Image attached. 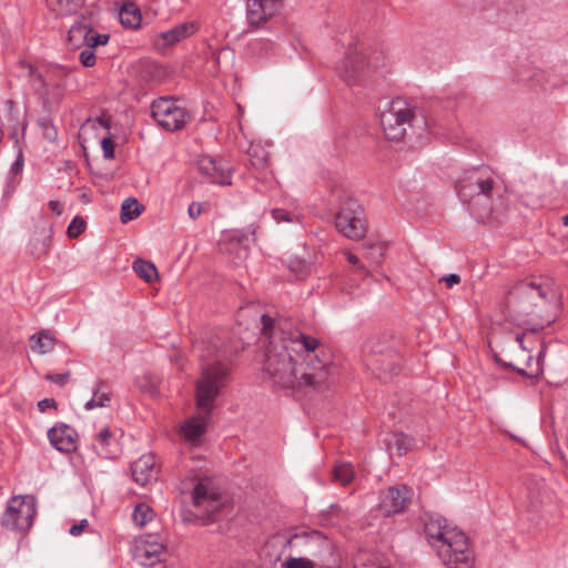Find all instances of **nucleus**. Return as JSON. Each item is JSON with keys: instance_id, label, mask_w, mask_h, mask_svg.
<instances>
[{"instance_id": "a878e982", "label": "nucleus", "mask_w": 568, "mask_h": 568, "mask_svg": "<svg viewBox=\"0 0 568 568\" xmlns=\"http://www.w3.org/2000/svg\"><path fill=\"white\" fill-rule=\"evenodd\" d=\"M192 499L195 507L203 506L211 514L216 511L219 508L216 500L213 498L212 494L209 493L207 487L202 483L195 485Z\"/></svg>"}, {"instance_id": "72a5a7b5", "label": "nucleus", "mask_w": 568, "mask_h": 568, "mask_svg": "<svg viewBox=\"0 0 568 568\" xmlns=\"http://www.w3.org/2000/svg\"><path fill=\"white\" fill-rule=\"evenodd\" d=\"M144 210V206L134 197H128L121 205V221L126 223L138 217Z\"/></svg>"}, {"instance_id": "9d476101", "label": "nucleus", "mask_w": 568, "mask_h": 568, "mask_svg": "<svg viewBox=\"0 0 568 568\" xmlns=\"http://www.w3.org/2000/svg\"><path fill=\"white\" fill-rule=\"evenodd\" d=\"M291 547L298 548L316 558L321 565L326 561V556L333 551V544L318 530H304L296 532L287 540Z\"/></svg>"}, {"instance_id": "f704fd0d", "label": "nucleus", "mask_w": 568, "mask_h": 568, "mask_svg": "<svg viewBox=\"0 0 568 568\" xmlns=\"http://www.w3.org/2000/svg\"><path fill=\"white\" fill-rule=\"evenodd\" d=\"M133 270L142 280L148 283H152L158 277L155 265L144 260H136L133 263Z\"/></svg>"}, {"instance_id": "39448f33", "label": "nucleus", "mask_w": 568, "mask_h": 568, "mask_svg": "<svg viewBox=\"0 0 568 568\" xmlns=\"http://www.w3.org/2000/svg\"><path fill=\"white\" fill-rule=\"evenodd\" d=\"M416 121L415 108L400 98L388 102L381 113V125L385 136L390 141L404 140L407 130Z\"/></svg>"}, {"instance_id": "f03ea898", "label": "nucleus", "mask_w": 568, "mask_h": 568, "mask_svg": "<svg viewBox=\"0 0 568 568\" xmlns=\"http://www.w3.org/2000/svg\"><path fill=\"white\" fill-rule=\"evenodd\" d=\"M193 352L201 361H207L196 381V405L201 414L189 418L181 432L185 440L196 446L206 432L215 399L227 385L231 375V353L215 334H205L196 339L193 343Z\"/></svg>"}, {"instance_id": "6e6552de", "label": "nucleus", "mask_w": 568, "mask_h": 568, "mask_svg": "<svg viewBox=\"0 0 568 568\" xmlns=\"http://www.w3.org/2000/svg\"><path fill=\"white\" fill-rule=\"evenodd\" d=\"M336 230L345 237L361 240L366 234L364 210L354 199H347L335 216Z\"/></svg>"}, {"instance_id": "7c9ffc66", "label": "nucleus", "mask_w": 568, "mask_h": 568, "mask_svg": "<svg viewBox=\"0 0 568 568\" xmlns=\"http://www.w3.org/2000/svg\"><path fill=\"white\" fill-rule=\"evenodd\" d=\"M120 22L122 26L135 29L141 23V12L133 4H125L119 12Z\"/></svg>"}, {"instance_id": "6ab92c4d", "label": "nucleus", "mask_w": 568, "mask_h": 568, "mask_svg": "<svg viewBox=\"0 0 568 568\" xmlns=\"http://www.w3.org/2000/svg\"><path fill=\"white\" fill-rule=\"evenodd\" d=\"M71 69L63 65H49L45 68L47 83L49 89V100H61L62 91Z\"/></svg>"}, {"instance_id": "0eeeda50", "label": "nucleus", "mask_w": 568, "mask_h": 568, "mask_svg": "<svg viewBox=\"0 0 568 568\" xmlns=\"http://www.w3.org/2000/svg\"><path fill=\"white\" fill-rule=\"evenodd\" d=\"M37 515L36 500L31 496L12 497L1 516V525L12 531L26 534L33 525Z\"/></svg>"}, {"instance_id": "052dcab7", "label": "nucleus", "mask_w": 568, "mask_h": 568, "mask_svg": "<svg viewBox=\"0 0 568 568\" xmlns=\"http://www.w3.org/2000/svg\"><path fill=\"white\" fill-rule=\"evenodd\" d=\"M6 105L8 108V111L11 112L14 109V101L13 100H7Z\"/></svg>"}, {"instance_id": "7ed1b4c3", "label": "nucleus", "mask_w": 568, "mask_h": 568, "mask_svg": "<svg viewBox=\"0 0 568 568\" xmlns=\"http://www.w3.org/2000/svg\"><path fill=\"white\" fill-rule=\"evenodd\" d=\"M550 293V286L539 278L519 281L506 298L508 315L518 325L529 326L532 317L548 303Z\"/></svg>"}, {"instance_id": "b1692460", "label": "nucleus", "mask_w": 568, "mask_h": 568, "mask_svg": "<svg viewBox=\"0 0 568 568\" xmlns=\"http://www.w3.org/2000/svg\"><path fill=\"white\" fill-rule=\"evenodd\" d=\"M199 30V26L194 21L182 22L172 29L162 32L161 37L168 44H174L183 39L193 36Z\"/></svg>"}, {"instance_id": "dca6fc26", "label": "nucleus", "mask_w": 568, "mask_h": 568, "mask_svg": "<svg viewBox=\"0 0 568 568\" xmlns=\"http://www.w3.org/2000/svg\"><path fill=\"white\" fill-rule=\"evenodd\" d=\"M50 444L59 452L71 453L77 449L78 434L67 424H59L48 430Z\"/></svg>"}, {"instance_id": "c85d7f7f", "label": "nucleus", "mask_w": 568, "mask_h": 568, "mask_svg": "<svg viewBox=\"0 0 568 568\" xmlns=\"http://www.w3.org/2000/svg\"><path fill=\"white\" fill-rule=\"evenodd\" d=\"M247 154L252 168L265 170L268 166L270 152L265 146L258 143H252L247 150Z\"/></svg>"}, {"instance_id": "5fc2aeb1", "label": "nucleus", "mask_w": 568, "mask_h": 568, "mask_svg": "<svg viewBox=\"0 0 568 568\" xmlns=\"http://www.w3.org/2000/svg\"><path fill=\"white\" fill-rule=\"evenodd\" d=\"M55 400L53 398H44L38 403L40 412H45L49 407H55Z\"/></svg>"}, {"instance_id": "c9c22d12", "label": "nucleus", "mask_w": 568, "mask_h": 568, "mask_svg": "<svg viewBox=\"0 0 568 568\" xmlns=\"http://www.w3.org/2000/svg\"><path fill=\"white\" fill-rule=\"evenodd\" d=\"M153 516V509L144 503L138 504L132 514L133 521L140 527L151 521Z\"/></svg>"}, {"instance_id": "e433bc0d", "label": "nucleus", "mask_w": 568, "mask_h": 568, "mask_svg": "<svg viewBox=\"0 0 568 568\" xmlns=\"http://www.w3.org/2000/svg\"><path fill=\"white\" fill-rule=\"evenodd\" d=\"M334 479L341 485H348L354 478V470L349 463H341L334 467Z\"/></svg>"}, {"instance_id": "c03bdc74", "label": "nucleus", "mask_w": 568, "mask_h": 568, "mask_svg": "<svg viewBox=\"0 0 568 568\" xmlns=\"http://www.w3.org/2000/svg\"><path fill=\"white\" fill-rule=\"evenodd\" d=\"M85 230V222L81 216H74L68 226V235L71 239L78 237Z\"/></svg>"}, {"instance_id": "79ce46f5", "label": "nucleus", "mask_w": 568, "mask_h": 568, "mask_svg": "<svg viewBox=\"0 0 568 568\" xmlns=\"http://www.w3.org/2000/svg\"><path fill=\"white\" fill-rule=\"evenodd\" d=\"M316 564L304 557H290L283 562V568H315Z\"/></svg>"}, {"instance_id": "cd10ccee", "label": "nucleus", "mask_w": 568, "mask_h": 568, "mask_svg": "<svg viewBox=\"0 0 568 568\" xmlns=\"http://www.w3.org/2000/svg\"><path fill=\"white\" fill-rule=\"evenodd\" d=\"M212 183L221 184V185H231L232 184V169L230 164L220 159L216 161L213 170H211L210 174L206 176Z\"/></svg>"}, {"instance_id": "3c124183", "label": "nucleus", "mask_w": 568, "mask_h": 568, "mask_svg": "<svg viewBox=\"0 0 568 568\" xmlns=\"http://www.w3.org/2000/svg\"><path fill=\"white\" fill-rule=\"evenodd\" d=\"M203 212L202 203L192 202L189 205L187 214L192 220H196Z\"/></svg>"}, {"instance_id": "ea45409f", "label": "nucleus", "mask_w": 568, "mask_h": 568, "mask_svg": "<svg viewBox=\"0 0 568 568\" xmlns=\"http://www.w3.org/2000/svg\"><path fill=\"white\" fill-rule=\"evenodd\" d=\"M395 354H393V357H388V356H379V365L384 368V369H372L373 372L377 373L378 374V377L382 378V375H386L388 374L389 376H393L396 371V363H395Z\"/></svg>"}, {"instance_id": "393cba45", "label": "nucleus", "mask_w": 568, "mask_h": 568, "mask_svg": "<svg viewBox=\"0 0 568 568\" xmlns=\"http://www.w3.org/2000/svg\"><path fill=\"white\" fill-rule=\"evenodd\" d=\"M29 341L31 349L39 355L51 352L57 343L55 338L47 329L31 335Z\"/></svg>"}, {"instance_id": "4c0bfd02", "label": "nucleus", "mask_w": 568, "mask_h": 568, "mask_svg": "<svg viewBox=\"0 0 568 568\" xmlns=\"http://www.w3.org/2000/svg\"><path fill=\"white\" fill-rule=\"evenodd\" d=\"M365 255L369 258L374 264H379L386 252V246L383 243H366L364 245Z\"/></svg>"}, {"instance_id": "bf43d9fd", "label": "nucleus", "mask_w": 568, "mask_h": 568, "mask_svg": "<svg viewBox=\"0 0 568 568\" xmlns=\"http://www.w3.org/2000/svg\"><path fill=\"white\" fill-rule=\"evenodd\" d=\"M347 261L352 264V265H357L359 264V258L352 254V253H347Z\"/></svg>"}, {"instance_id": "ddd939ff", "label": "nucleus", "mask_w": 568, "mask_h": 568, "mask_svg": "<svg viewBox=\"0 0 568 568\" xmlns=\"http://www.w3.org/2000/svg\"><path fill=\"white\" fill-rule=\"evenodd\" d=\"M366 348L369 352L366 359L367 366L371 369H384L379 365V356L393 357V354H395V339L389 334H383L369 339Z\"/></svg>"}, {"instance_id": "c756f323", "label": "nucleus", "mask_w": 568, "mask_h": 568, "mask_svg": "<svg viewBox=\"0 0 568 568\" xmlns=\"http://www.w3.org/2000/svg\"><path fill=\"white\" fill-rule=\"evenodd\" d=\"M110 402L111 393L108 390L105 383L101 381L93 390L92 398L85 403L84 408L91 410L98 407H106Z\"/></svg>"}, {"instance_id": "423d86ee", "label": "nucleus", "mask_w": 568, "mask_h": 568, "mask_svg": "<svg viewBox=\"0 0 568 568\" xmlns=\"http://www.w3.org/2000/svg\"><path fill=\"white\" fill-rule=\"evenodd\" d=\"M438 558L448 568H471L474 552L467 536L459 529L434 548Z\"/></svg>"}, {"instance_id": "412c9836", "label": "nucleus", "mask_w": 568, "mask_h": 568, "mask_svg": "<svg viewBox=\"0 0 568 568\" xmlns=\"http://www.w3.org/2000/svg\"><path fill=\"white\" fill-rule=\"evenodd\" d=\"M20 68L23 72V77L28 79V82L36 94H38L43 102L49 101V89L47 83L45 71L40 72L36 67L28 62H20Z\"/></svg>"}, {"instance_id": "49530a36", "label": "nucleus", "mask_w": 568, "mask_h": 568, "mask_svg": "<svg viewBox=\"0 0 568 568\" xmlns=\"http://www.w3.org/2000/svg\"><path fill=\"white\" fill-rule=\"evenodd\" d=\"M40 124L43 129L44 138L50 142L55 141L58 138V133H57L55 128L52 125L51 121L43 119V120H41Z\"/></svg>"}, {"instance_id": "bb28decb", "label": "nucleus", "mask_w": 568, "mask_h": 568, "mask_svg": "<svg viewBox=\"0 0 568 568\" xmlns=\"http://www.w3.org/2000/svg\"><path fill=\"white\" fill-rule=\"evenodd\" d=\"M48 8L57 16L64 17L77 13L85 0H45Z\"/></svg>"}, {"instance_id": "9b49d317", "label": "nucleus", "mask_w": 568, "mask_h": 568, "mask_svg": "<svg viewBox=\"0 0 568 568\" xmlns=\"http://www.w3.org/2000/svg\"><path fill=\"white\" fill-rule=\"evenodd\" d=\"M69 41L78 48L85 44L104 45L110 37L105 33L95 32L84 19L77 21L69 30Z\"/></svg>"}, {"instance_id": "f8f14e48", "label": "nucleus", "mask_w": 568, "mask_h": 568, "mask_svg": "<svg viewBox=\"0 0 568 568\" xmlns=\"http://www.w3.org/2000/svg\"><path fill=\"white\" fill-rule=\"evenodd\" d=\"M422 520L424 523L425 536L433 548L457 530L456 527L448 525L447 520L437 514L426 513Z\"/></svg>"}, {"instance_id": "09e8293b", "label": "nucleus", "mask_w": 568, "mask_h": 568, "mask_svg": "<svg viewBox=\"0 0 568 568\" xmlns=\"http://www.w3.org/2000/svg\"><path fill=\"white\" fill-rule=\"evenodd\" d=\"M101 148L105 159L111 160L114 158V142L110 138L101 140Z\"/></svg>"}, {"instance_id": "4d7b16f0", "label": "nucleus", "mask_w": 568, "mask_h": 568, "mask_svg": "<svg viewBox=\"0 0 568 568\" xmlns=\"http://www.w3.org/2000/svg\"><path fill=\"white\" fill-rule=\"evenodd\" d=\"M23 166V160H22V156L20 155L14 162L13 164L11 165V172H19Z\"/></svg>"}, {"instance_id": "f257e3e1", "label": "nucleus", "mask_w": 568, "mask_h": 568, "mask_svg": "<svg viewBox=\"0 0 568 568\" xmlns=\"http://www.w3.org/2000/svg\"><path fill=\"white\" fill-rule=\"evenodd\" d=\"M261 322L263 333L270 338L264 371L274 386L305 394L329 387L335 368L315 337L293 327L288 321L276 324L270 316L262 315Z\"/></svg>"}, {"instance_id": "1a4fd4ad", "label": "nucleus", "mask_w": 568, "mask_h": 568, "mask_svg": "<svg viewBox=\"0 0 568 568\" xmlns=\"http://www.w3.org/2000/svg\"><path fill=\"white\" fill-rule=\"evenodd\" d=\"M151 115L158 124L170 132L179 131L191 120L186 109L166 97L159 98L151 105Z\"/></svg>"}, {"instance_id": "a18cd8bd", "label": "nucleus", "mask_w": 568, "mask_h": 568, "mask_svg": "<svg viewBox=\"0 0 568 568\" xmlns=\"http://www.w3.org/2000/svg\"><path fill=\"white\" fill-rule=\"evenodd\" d=\"M216 159L210 156V155H202L197 160V168L199 171L204 175L207 176L210 174L211 170H213V166L216 163Z\"/></svg>"}, {"instance_id": "473e14b6", "label": "nucleus", "mask_w": 568, "mask_h": 568, "mask_svg": "<svg viewBox=\"0 0 568 568\" xmlns=\"http://www.w3.org/2000/svg\"><path fill=\"white\" fill-rule=\"evenodd\" d=\"M258 225L250 224L248 226L240 230H233L230 235V240L237 244L246 247L251 242L256 240V231Z\"/></svg>"}, {"instance_id": "20e7f679", "label": "nucleus", "mask_w": 568, "mask_h": 568, "mask_svg": "<svg viewBox=\"0 0 568 568\" xmlns=\"http://www.w3.org/2000/svg\"><path fill=\"white\" fill-rule=\"evenodd\" d=\"M494 186V173L487 166L464 170L456 180V192L464 203L477 202L480 197L490 199Z\"/></svg>"}, {"instance_id": "13d9d810", "label": "nucleus", "mask_w": 568, "mask_h": 568, "mask_svg": "<svg viewBox=\"0 0 568 568\" xmlns=\"http://www.w3.org/2000/svg\"><path fill=\"white\" fill-rule=\"evenodd\" d=\"M544 327H545V324H544V322H541V323H536L530 327H527V331H529L531 333H537L540 329H542Z\"/></svg>"}, {"instance_id": "8fccbe9b", "label": "nucleus", "mask_w": 568, "mask_h": 568, "mask_svg": "<svg viewBox=\"0 0 568 568\" xmlns=\"http://www.w3.org/2000/svg\"><path fill=\"white\" fill-rule=\"evenodd\" d=\"M70 372L63 374H47L45 379L59 384L61 386L65 385L69 381Z\"/></svg>"}, {"instance_id": "4be33fe9", "label": "nucleus", "mask_w": 568, "mask_h": 568, "mask_svg": "<svg viewBox=\"0 0 568 568\" xmlns=\"http://www.w3.org/2000/svg\"><path fill=\"white\" fill-rule=\"evenodd\" d=\"M518 343L509 345L500 354H495V361L501 367L517 372L519 375L526 376L528 368L524 364L521 354L516 353Z\"/></svg>"}, {"instance_id": "864d4df0", "label": "nucleus", "mask_w": 568, "mask_h": 568, "mask_svg": "<svg viewBox=\"0 0 568 568\" xmlns=\"http://www.w3.org/2000/svg\"><path fill=\"white\" fill-rule=\"evenodd\" d=\"M447 287H453L454 285L460 283V276L458 274H448L442 278Z\"/></svg>"}, {"instance_id": "a19ab883", "label": "nucleus", "mask_w": 568, "mask_h": 568, "mask_svg": "<svg viewBox=\"0 0 568 568\" xmlns=\"http://www.w3.org/2000/svg\"><path fill=\"white\" fill-rule=\"evenodd\" d=\"M83 49L81 50L79 54V60L83 67L90 68L95 64V53L94 49L98 45H93L91 43L82 45Z\"/></svg>"}, {"instance_id": "aec40b11", "label": "nucleus", "mask_w": 568, "mask_h": 568, "mask_svg": "<svg viewBox=\"0 0 568 568\" xmlns=\"http://www.w3.org/2000/svg\"><path fill=\"white\" fill-rule=\"evenodd\" d=\"M163 549L161 544L141 540L133 549V559L141 566L152 567L161 561Z\"/></svg>"}, {"instance_id": "5701e85b", "label": "nucleus", "mask_w": 568, "mask_h": 568, "mask_svg": "<svg viewBox=\"0 0 568 568\" xmlns=\"http://www.w3.org/2000/svg\"><path fill=\"white\" fill-rule=\"evenodd\" d=\"M131 471L135 483L146 485L156 474L155 456L152 454L141 456L131 465Z\"/></svg>"}, {"instance_id": "de8ad7c7", "label": "nucleus", "mask_w": 568, "mask_h": 568, "mask_svg": "<svg viewBox=\"0 0 568 568\" xmlns=\"http://www.w3.org/2000/svg\"><path fill=\"white\" fill-rule=\"evenodd\" d=\"M290 268L294 272L298 277H304L308 273V265L303 261H292L290 263Z\"/></svg>"}, {"instance_id": "e2e57ef3", "label": "nucleus", "mask_w": 568, "mask_h": 568, "mask_svg": "<svg viewBox=\"0 0 568 568\" xmlns=\"http://www.w3.org/2000/svg\"><path fill=\"white\" fill-rule=\"evenodd\" d=\"M373 568H389L387 566H374Z\"/></svg>"}, {"instance_id": "37998d69", "label": "nucleus", "mask_w": 568, "mask_h": 568, "mask_svg": "<svg viewBox=\"0 0 568 568\" xmlns=\"http://www.w3.org/2000/svg\"><path fill=\"white\" fill-rule=\"evenodd\" d=\"M271 214L276 223H293L298 221V216L292 212H288L284 209H273Z\"/></svg>"}, {"instance_id": "603ef678", "label": "nucleus", "mask_w": 568, "mask_h": 568, "mask_svg": "<svg viewBox=\"0 0 568 568\" xmlns=\"http://www.w3.org/2000/svg\"><path fill=\"white\" fill-rule=\"evenodd\" d=\"M88 526H89L88 520L82 519L80 523L72 525L69 529V532L72 536H80Z\"/></svg>"}, {"instance_id": "680f3d73", "label": "nucleus", "mask_w": 568, "mask_h": 568, "mask_svg": "<svg viewBox=\"0 0 568 568\" xmlns=\"http://www.w3.org/2000/svg\"><path fill=\"white\" fill-rule=\"evenodd\" d=\"M562 223L565 226H568V214L564 216Z\"/></svg>"}, {"instance_id": "6e6d98bb", "label": "nucleus", "mask_w": 568, "mask_h": 568, "mask_svg": "<svg viewBox=\"0 0 568 568\" xmlns=\"http://www.w3.org/2000/svg\"><path fill=\"white\" fill-rule=\"evenodd\" d=\"M49 207L57 215H60L62 213V205L58 201H50Z\"/></svg>"}, {"instance_id": "58836bf2", "label": "nucleus", "mask_w": 568, "mask_h": 568, "mask_svg": "<svg viewBox=\"0 0 568 568\" xmlns=\"http://www.w3.org/2000/svg\"><path fill=\"white\" fill-rule=\"evenodd\" d=\"M413 442L414 439L406 434H395L390 448H395L397 454L403 456L412 448Z\"/></svg>"}, {"instance_id": "a211bd4d", "label": "nucleus", "mask_w": 568, "mask_h": 568, "mask_svg": "<svg viewBox=\"0 0 568 568\" xmlns=\"http://www.w3.org/2000/svg\"><path fill=\"white\" fill-rule=\"evenodd\" d=\"M364 68L363 57L357 52L351 51L339 67L341 78L348 85L357 84L362 81Z\"/></svg>"}, {"instance_id": "2f4dec72", "label": "nucleus", "mask_w": 568, "mask_h": 568, "mask_svg": "<svg viewBox=\"0 0 568 568\" xmlns=\"http://www.w3.org/2000/svg\"><path fill=\"white\" fill-rule=\"evenodd\" d=\"M97 445L94 446L98 455L112 458L113 453L110 449L111 442L113 440V435L108 427H104L95 435Z\"/></svg>"}, {"instance_id": "f3484780", "label": "nucleus", "mask_w": 568, "mask_h": 568, "mask_svg": "<svg viewBox=\"0 0 568 568\" xmlns=\"http://www.w3.org/2000/svg\"><path fill=\"white\" fill-rule=\"evenodd\" d=\"M525 336H526V334L516 336L515 342L518 343L516 353L521 354V356L524 357V364L528 368L527 377H529V378L538 377L544 372V359L546 356L547 347L544 343H541V347L537 354V358L534 359L531 349L527 348L524 345Z\"/></svg>"}, {"instance_id": "2eb2a0df", "label": "nucleus", "mask_w": 568, "mask_h": 568, "mask_svg": "<svg viewBox=\"0 0 568 568\" xmlns=\"http://www.w3.org/2000/svg\"><path fill=\"white\" fill-rule=\"evenodd\" d=\"M277 10L278 4L272 0H247V22L252 27H260L271 19Z\"/></svg>"}, {"instance_id": "4468645a", "label": "nucleus", "mask_w": 568, "mask_h": 568, "mask_svg": "<svg viewBox=\"0 0 568 568\" xmlns=\"http://www.w3.org/2000/svg\"><path fill=\"white\" fill-rule=\"evenodd\" d=\"M412 490L407 486L389 487L381 500V509L386 516L399 514L410 503Z\"/></svg>"}]
</instances>
